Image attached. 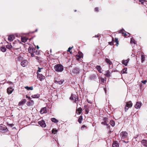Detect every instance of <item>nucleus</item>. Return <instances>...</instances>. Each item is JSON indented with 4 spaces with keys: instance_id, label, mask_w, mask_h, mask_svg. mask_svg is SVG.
Listing matches in <instances>:
<instances>
[{
    "instance_id": "nucleus-1",
    "label": "nucleus",
    "mask_w": 147,
    "mask_h": 147,
    "mask_svg": "<svg viewBox=\"0 0 147 147\" xmlns=\"http://www.w3.org/2000/svg\"><path fill=\"white\" fill-rule=\"evenodd\" d=\"M54 69L57 72H62L63 70V66L60 64L55 65L54 66Z\"/></svg>"
},
{
    "instance_id": "nucleus-2",
    "label": "nucleus",
    "mask_w": 147,
    "mask_h": 147,
    "mask_svg": "<svg viewBox=\"0 0 147 147\" xmlns=\"http://www.w3.org/2000/svg\"><path fill=\"white\" fill-rule=\"evenodd\" d=\"M132 105V103L131 101H129L126 103V105L125 107V109L126 111L127 110L129 107H131Z\"/></svg>"
},
{
    "instance_id": "nucleus-3",
    "label": "nucleus",
    "mask_w": 147,
    "mask_h": 147,
    "mask_svg": "<svg viewBox=\"0 0 147 147\" xmlns=\"http://www.w3.org/2000/svg\"><path fill=\"white\" fill-rule=\"evenodd\" d=\"M128 134L126 131H122L120 134V136L122 139L126 138Z\"/></svg>"
},
{
    "instance_id": "nucleus-4",
    "label": "nucleus",
    "mask_w": 147,
    "mask_h": 147,
    "mask_svg": "<svg viewBox=\"0 0 147 147\" xmlns=\"http://www.w3.org/2000/svg\"><path fill=\"white\" fill-rule=\"evenodd\" d=\"M74 100V102L77 103V101L78 100V96L76 95L71 94L70 97V99H71Z\"/></svg>"
},
{
    "instance_id": "nucleus-5",
    "label": "nucleus",
    "mask_w": 147,
    "mask_h": 147,
    "mask_svg": "<svg viewBox=\"0 0 147 147\" xmlns=\"http://www.w3.org/2000/svg\"><path fill=\"white\" fill-rule=\"evenodd\" d=\"M80 72V70L79 68L76 67L74 68L72 70V73L75 74H77Z\"/></svg>"
},
{
    "instance_id": "nucleus-6",
    "label": "nucleus",
    "mask_w": 147,
    "mask_h": 147,
    "mask_svg": "<svg viewBox=\"0 0 147 147\" xmlns=\"http://www.w3.org/2000/svg\"><path fill=\"white\" fill-rule=\"evenodd\" d=\"M37 74V77L40 81H42V80L45 79V76L42 75V74H40L38 73Z\"/></svg>"
},
{
    "instance_id": "nucleus-7",
    "label": "nucleus",
    "mask_w": 147,
    "mask_h": 147,
    "mask_svg": "<svg viewBox=\"0 0 147 147\" xmlns=\"http://www.w3.org/2000/svg\"><path fill=\"white\" fill-rule=\"evenodd\" d=\"M83 54L81 52H79L78 54L76 55V58L77 60L79 61L80 59L83 57Z\"/></svg>"
},
{
    "instance_id": "nucleus-8",
    "label": "nucleus",
    "mask_w": 147,
    "mask_h": 147,
    "mask_svg": "<svg viewBox=\"0 0 147 147\" xmlns=\"http://www.w3.org/2000/svg\"><path fill=\"white\" fill-rule=\"evenodd\" d=\"M28 63V62L27 60H24L21 62V64L23 67H25L27 66Z\"/></svg>"
},
{
    "instance_id": "nucleus-9",
    "label": "nucleus",
    "mask_w": 147,
    "mask_h": 147,
    "mask_svg": "<svg viewBox=\"0 0 147 147\" xmlns=\"http://www.w3.org/2000/svg\"><path fill=\"white\" fill-rule=\"evenodd\" d=\"M38 124L40 125L41 127H45L46 126V124L45 121L43 120H42L38 122Z\"/></svg>"
},
{
    "instance_id": "nucleus-10",
    "label": "nucleus",
    "mask_w": 147,
    "mask_h": 147,
    "mask_svg": "<svg viewBox=\"0 0 147 147\" xmlns=\"http://www.w3.org/2000/svg\"><path fill=\"white\" fill-rule=\"evenodd\" d=\"M47 112V108L46 107H44L40 110V112L41 114L46 113Z\"/></svg>"
},
{
    "instance_id": "nucleus-11",
    "label": "nucleus",
    "mask_w": 147,
    "mask_h": 147,
    "mask_svg": "<svg viewBox=\"0 0 147 147\" xmlns=\"http://www.w3.org/2000/svg\"><path fill=\"white\" fill-rule=\"evenodd\" d=\"M99 80L101 82V83L103 84H105L106 83V77L103 78L101 77L99 78Z\"/></svg>"
},
{
    "instance_id": "nucleus-12",
    "label": "nucleus",
    "mask_w": 147,
    "mask_h": 147,
    "mask_svg": "<svg viewBox=\"0 0 147 147\" xmlns=\"http://www.w3.org/2000/svg\"><path fill=\"white\" fill-rule=\"evenodd\" d=\"M142 103L140 102H137L135 106V108L136 109H139Z\"/></svg>"
},
{
    "instance_id": "nucleus-13",
    "label": "nucleus",
    "mask_w": 147,
    "mask_h": 147,
    "mask_svg": "<svg viewBox=\"0 0 147 147\" xmlns=\"http://www.w3.org/2000/svg\"><path fill=\"white\" fill-rule=\"evenodd\" d=\"M15 38V36L13 35H10L9 36L8 38V39L9 41L11 42Z\"/></svg>"
},
{
    "instance_id": "nucleus-14",
    "label": "nucleus",
    "mask_w": 147,
    "mask_h": 147,
    "mask_svg": "<svg viewBox=\"0 0 147 147\" xmlns=\"http://www.w3.org/2000/svg\"><path fill=\"white\" fill-rule=\"evenodd\" d=\"M84 108L86 112V113L88 114L89 112V107L85 105L84 106Z\"/></svg>"
},
{
    "instance_id": "nucleus-15",
    "label": "nucleus",
    "mask_w": 147,
    "mask_h": 147,
    "mask_svg": "<svg viewBox=\"0 0 147 147\" xmlns=\"http://www.w3.org/2000/svg\"><path fill=\"white\" fill-rule=\"evenodd\" d=\"M129 59H128L126 60H123L122 61V63L126 66L127 65V63L129 61Z\"/></svg>"
},
{
    "instance_id": "nucleus-16",
    "label": "nucleus",
    "mask_w": 147,
    "mask_h": 147,
    "mask_svg": "<svg viewBox=\"0 0 147 147\" xmlns=\"http://www.w3.org/2000/svg\"><path fill=\"white\" fill-rule=\"evenodd\" d=\"M13 90V89L11 87H10L7 88V92L9 94H11Z\"/></svg>"
},
{
    "instance_id": "nucleus-17",
    "label": "nucleus",
    "mask_w": 147,
    "mask_h": 147,
    "mask_svg": "<svg viewBox=\"0 0 147 147\" xmlns=\"http://www.w3.org/2000/svg\"><path fill=\"white\" fill-rule=\"evenodd\" d=\"M141 143L144 146L147 147V140H142L141 141Z\"/></svg>"
},
{
    "instance_id": "nucleus-18",
    "label": "nucleus",
    "mask_w": 147,
    "mask_h": 147,
    "mask_svg": "<svg viewBox=\"0 0 147 147\" xmlns=\"http://www.w3.org/2000/svg\"><path fill=\"white\" fill-rule=\"evenodd\" d=\"M34 104V102L33 100H30L27 102V105L28 106H31L33 105Z\"/></svg>"
},
{
    "instance_id": "nucleus-19",
    "label": "nucleus",
    "mask_w": 147,
    "mask_h": 147,
    "mask_svg": "<svg viewBox=\"0 0 147 147\" xmlns=\"http://www.w3.org/2000/svg\"><path fill=\"white\" fill-rule=\"evenodd\" d=\"M112 146L113 147H119V144L117 141H115L113 143Z\"/></svg>"
},
{
    "instance_id": "nucleus-20",
    "label": "nucleus",
    "mask_w": 147,
    "mask_h": 147,
    "mask_svg": "<svg viewBox=\"0 0 147 147\" xmlns=\"http://www.w3.org/2000/svg\"><path fill=\"white\" fill-rule=\"evenodd\" d=\"M82 109L81 107L78 108L76 110V113L78 115H80L82 112Z\"/></svg>"
},
{
    "instance_id": "nucleus-21",
    "label": "nucleus",
    "mask_w": 147,
    "mask_h": 147,
    "mask_svg": "<svg viewBox=\"0 0 147 147\" xmlns=\"http://www.w3.org/2000/svg\"><path fill=\"white\" fill-rule=\"evenodd\" d=\"M28 51L30 53H34L35 52V49L34 48H32L30 47L28 48Z\"/></svg>"
},
{
    "instance_id": "nucleus-22",
    "label": "nucleus",
    "mask_w": 147,
    "mask_h": 147,
    "mask_svg": "<svg viewBox=\"0 0 147 147\" xmlns=\"http://www.w3.org/2000/svg\"><path fill=\"white\" fill-rule=\"evenodd\" d=\"M26 100L25 99H24L22 100L18 104V105L20 106L21 105H24L26 102Z\"/></svg>"
},
{
    "instance_id": "nucleus-23",
    "label": "nucleus",
    "mask_w": 147,
    "mask_h": 147,
    "mask_svg": "<svg viewBox=\"0 0 147 147\" xmlns=\"http://www.w3.org/2000/svg\"><path fill=\"white\" fill-rule=\"evenodd\" d=\"M39 97L40 94H38L32 95L31 96V97L33 98H38Z\"/></svg>"
},
{
    "instance_id": "nucleus-24",
    "label": "nucleus",
    "mask_w": 147,
    "mask_h": 147,
    "mask_svg": "<svg viewBox=\"0 0 147 147\" xmlns=\"http://www.w3.org/2000/svg\"><path fill=\"white\" fill-rule=\"evenodd\" d=\"M1 131H3V132H5L7 131V128L5 127L1 126Z\"/></svg>"
},
{
    "instance_id": "nucleus-25",
    "label": "nucleus",
    "mask_w": 147,
    "mask_h": 147,
    "mask_svg": "<svg viewBox=\"0 0 147 147\" xmlns=\"http://www.w3.org/2000/svg\"><path fill=\"white\" fill-rule=\"evenodd\" d=\"M123 32H125V30L122 29V30H120L119 32V33H121L123 34H124V36L125 37L127 36V34Z\"/></svg>"
},
{
    "instance_id": "nucleus-26",
    "label": "nucleus",
    "mask_w": 147,
    "mask_h": 147,
    "mask_svg": "<svg viewBox=\"0 0 147 147\" xmlns=\"http://www.w3.org/2000/svg\"><path fill=\"white\" fill-rule=\"evenodd\" d=\"M105 61L106 62V63H107L109 65H110L112 64V62L110 61V59L108 58L105 59Z\"/></svg>"
},
{
    "instance_id": "nucleus-27",
    "label": "nucleus",
    "mask_w": 147,
    "mask_h": 147,
    "mask_svg": "<svg viewBox=\"0 0 147 147\" xmlns=\"http://www.w3.org/2000/svg\"><path fill=\"white\" fill-rule=\"evenodd\" d=\"M145 55H142L141 57V59L142 62V63L145 60Z\"/></svg>"
},
{
    "instance_id": "nucleus-28",
    "label": "nucleus",
    "mask_w": 147,
    "mask_h": 147,
    "mask_svg": "<svg viewBox=\"0 0 147 147\" xmlns=\"http://www.w3.org/2000/svg\"><path fill=\"white\" fill-rule=\"evenodd\" d=\"M82 116L81 115L79 117L78 119V121L80 123H82Z\"/></svg>"
},
{
    "instance_id": "nucleus-29",
    "label": "nucleus",
    "mask_w": 147,
    "mask_h": 147,
    "mask_svg": "<svg viewBox=\"0 0 147 147\" xmlns=\"http://www.w3.org/2000/svg\"><path fill=\"white\" fill-rule=\"evenodd\" d=\"M105 75L107 77H109L110 76V71H109L107 70L106 71Z\"/></svg>"
},
{
    "instance_id": "nucleus-30",
    "label": "nucleus",
    "mask_w": 147,
    "mask_h": 147,
    "mask_svg": "<svg viewBox=\"0 0 147 147\" xmlns=\"http://www.w3.org/2000/svg\"><path fill=\"white\" fill-rule=\"evenodd\" d=\"M96 68L97 69V70L99 72L101 73V67L99 65H97L96 67Z\"/></svg>"
},
{
    "instance_id": "nucleus-31",
    "label": "nucleus",
    "mask_w": 147,
    "mask_h": 147,
    "mask_svg": "<svg viewBox=\"0 0 147 147\" xmlns=\"http://www.w3.org/2000/svg\"><path fill=\"white\" fill-rule=\"evenodd\" d=\"M51 120L52 121L55 123H57L58 122V121L55 118H52Z\"/></svg>"
},
{
    "instance_id": "nucleus-32",
    "label": "nucleus",
    "mask_w": 147,
    "mask_h": 147,
    "mask_svg": "<svg viewBox=\"0 0 147 147\" xmlns=\"http://www.w3.org/2000/svg\"><path fill=\"white\" fill-rule=\"evenodd\" d=\"M24 88L27 89V90H32L33 89V88L32 86H31L30 87H29L28 86H26L24 87Z\"/></svg>"
},
{
    "instance_id": "nucleus-33",
    "label": "nucleus",
    "mask_w": 147,
    "mask_h": 147,
    "mask_svg": "<svg viewBox=\"0 0 147 147\" xmlns=\"http://www.w3.org/2000/svg\"><path fill=\"white\" fill-rule=\"evenodd\" d=\"M22 41V42H25L27 40V38L25 37H23L21 38Z\"/></svg>"
},
{
    "instance_id": "nucleus-34",
    "label": "nucleus",
    "mask_w": 147,
    "mask_h": 147,
    "mask_svg": "<svg viewBox=\"0 0 147 147\" xmlns=\"http://www.w3.org/2000/svg\"><path fill=\"white\" fill-rule=\"evenodd\" d=\"M64 80H61L59 81H56L55 82V83H58V84L59 85L61 84L63 82Z\"/></svg>"
},
{
    "instance_id": "nucleus-35",
    "label": "nucleus",
    "mask_w": 147,
    "mask_h": 147,
    "mask_svg": "<svg viewBox=\"0 0 147 147\" xmlns=\"http://www.w3.org/2000/svg\"><path fill=\"white\" fill-rule=\"evenodd\" d=\"M89 78L91 80H94L95 78V75H92L89 77Z\"/></svg>"
},
{
    "instance_id": "nucleus-36",
    "label": "nucleus",
    "mask_w": 147,
    "mask_h": 147,
    "mask_svg": "<svg viewBox=\"0 0 147 147\" xmlns=\"http://www.w3.org/2000/svg\"><path fill=\"white\" fill-rule=\"evenodd\" d=\"M110 123L113 127H114L115 125V122L112 120L110 121Z\"/></svg>"
},
{
    "instance_id": "nucleus-37",
    "label": "nucleus",
    "mask_w": 147,
    "mask_h": 147,
    "mask_svg": "<svg viewBox=\"0 0 147 147\" xmlns=\"http://www.w3.org/2000/svg\"><path fill=\"white\" fill-rule=\"evenodd\" d=\"M6 48L4 47H1V51L3 52H5L6 51Z\"/></svg>"
},
{
    "instance_id": "nucleus-38",
    "label": "nucleus",
    "mask_w": 147,
    "mask_h": 147,
    "mask_svg": "<svg viewBox=\"0 0 147 147\" xmlns=\"http://www.w3.org/2000/svg\"><path fill=\"white\" fill-rule=\"evenodd\" d=\"M58 131L57 130H56V129H52V132L53 134H56L57 133V132Z\"/></svg>"
},
{
    "instance_id": "nucleus-39",
    "label": "nucleus",
    "mask_w": 147,
    "mask_h": 147,
    "mask_svg": "<svg viewBox=\"0 0 147 147\" xmlns=\"http://www.w3.org/2000/svg\"><path fill=\"white\" fill-rule=\"evenodd\" d=\"M6 47L8 49H11L12 47V46L10 44H9L6 45Z\"/></svg>"
},
{
    "instance_id": "nucleus-40",
    "label": "nucleus",
    "mask_w": 147,
    "mask_h": 147,
    "mask_svg": "<svg viewBox=\"0 0 147 147\" xmlns=\"http://www.w3.org/2000/svg\"><path fill=\"white\" fill-rule=\"evenodd\" d=\"M73 47H70L67 50V51L71 53V52L70 51L73 48Z\"/></svg>"
},
{
    "instance_id": "nucleus-41",
    "label": "nucleus",
    "mask_w": 147,
    "mask_h": 147,
    "mask_svg": "<svg viewBox=\"0 0 147 147\" xmlns=\"http://www.w3.org/2000/svg\"><path fill=\"white\" fill-rule=\"evenodd\" d=\"M115 42L117 44V46L119 44V42L118 40V38H115Z\"/></svg>"
},
{
    "instance_id": "nucleus-42",
    "label": "nucleus",
    "mask_w": 147,
    "mask_h": 147,
    "mask_svg": "<svg viewBox=\"0 0 147 147\" xmlns=\"http://www.w3.org/2000/svg\"><path fill=\"white\" fill-rule=\"evenodd\" d=\"M134 39H133V38H131L130 42L131 43H132V42L135 43V42H134Z\"/></svg>"
},
{
    "instance_id": "nucleus-43",
    "label": "nucleus",
    "mask_w": 147,
    "mask_h": 147,
    "mask_svg": "<svg viewBox=\"0 0 147 147\" xmlns=\"http://www.w3.org/2000/svg\"><path fill=\"white\" fill-rule=\"evenodd\" d=\"M101 123L102 124H103L105 125H107V124L106 123V122L105 121L104 122H102Z\"/></svg>"
},
{
    "instance_id": "nucleus-44",
    "label": "nucleus",
    "mask_w": 147,
    "mask_h": 147,
    "mask_svg": "<svg viewBox=\"0 0 147 147\" xmlns=\"http://www.w3.org/2000/svg\"><path fill=\"white\" fill-rule=\"evenodd\" d=\"M147 81L146 80H144V81H141V82L144 84H146V82Z\"/></svg>"
},
{
    "instance_id": "nucleus-45",
    "label": "nucleus",
    "mask_w": 147,
    "mask_h": 147,
    "mask_svg": "<svg viewBox=\"0 0 147 147\" xmlns=\"http://www.w3.org/2000/svg\"><path fill=\"white\" fill-rule=\"evenodd\" d=\"M38 72H41V69H42V68H40L39 67H38Z\"/></svg>"
},
{
    "instance_id": "nucleus-46",
    "label": "nucleus",
    "mask_w": 147,
    "mask_h": 147,
    "mask_svg": "<svg viewBox=\"0 0 147 147\" xmlns=\"http://www.w3.org/2000/svg\"><path fill=\"white\" fill-rule=\"evenodd\" d=\"M95 10L96 11H98V7H95Z\"/></svg>"
},
{
    "instance_id": "nucleus-47",
    "label": "nucleus",
    "mask_w": 147,
    "mask_h": 147,
    "mask_svg": "<svg viewBox=\"0 0 147 147\" xmlns=\"http://www.w3.org/2000/svg\"><path fill=\"white\" fill-rule=\"evenodd\" d=\"M100 36V35L99 34H98L97 35H95V37L96 38Z\"/></svg>"
},
{
    "instance_id": "nucleus-48",
    "label": "nucleus",
    "mask_w": 147,
    "mask_h": 147,
    "mask_svg": "<svg viewBox=\"0 0 147 147\" xmlns=\"http://www.w3.org/2000/svg\"><path fill=\"white\" fill-rule=\"evenodd\" d=\"M26 98H28L29 99H30V97L29 96H27V95H26Z\"/></svg>"
},
{
    "instance_id": "nucleus-49",
    "label": "nucleus",
    "mask_w": 147,
    "mask_h": 147,
    "mask_svg": "<svg viewBox=\"0 0 147 147\" xmlns=\"http://www.w3.org/2000/svg\"><path fill=\"white\" fill-rule=\"evenodd\" d=\"M85 127L86 126L84 125H82L81 127V129H82L83 128Z\"/></svg>"
},
{
    "instance_id": "nucleus-50",
    "label": "nucleus",
    "mask_w": 147,
    "mask_h": 147,
    "mask_svg": "<svg viewBox=\"0 0 147 147\" xmlns=\"http://www.w3.org/2000/svg\"><path fill=\"white\" fill-rule=\"evenodd\" d=\"M106 86H105V87H104V90L105 93H106Z\"/></svg>"
},
{
    "instance_id": "nucleus-51",
    "label": "nucleus",
    "mask_w": 147,
    "mask_h": 147,
    "mask_svg": "<svg viewBox=\"0 0 147 147\" xmlns=\"http://www.w3.org/2000/svg\"><path fill=\"white\" fill-rule=\"evenodd\" d=\"M31 57H33L34 56V55L33 53H31Z\"/></svg>"
},
{
    "instance_id": "nucleus-52",
    "label": "nucleus",
    "mask_w": 147,
    "mask_h": 147,
    "mask_svg": "<svg viewBox=\"0 0 147 147\" xmlns=\"http://www.w3.org/2000/svg\"><path fill=\"white\" fill-rule=\"evenodd\" d=\"M87 101L88 103H91V102L90 101L88 100H87Z\"/></svg>"
},
{
    "instance_id": "nucleus-53",
    "label": "nucleus",
    "mask_w": 147,
    "mask_h": 147,
    "mask_svg": "<svg viewBox=\"0 0 147 147\" xmlns=\"http://www.w3.org/2000/svg\"><path fill=\"white\" fill-rule=\"evenodd\" d=\"M109 44L110 45H111L113 42H109Z\"/></svg>"
},
{
    "instance_id": "nucleus-54",
    "label": "nucleus",
    "mask_w": 147,
    "mask_h": 147,
    "mask_svg": "<svg viewBox=\"0 0 147 147\" xmlns=\"http://www.w3.org/2000/svg\"><path fill=\"white\" fill-rule=\"evenodd\" d=\"M35 57H36V59H37V60H38V57H37V56H36Z\"/></svg>"
},
{
    "instance_id": "nucleus-55",
    "label": "nucleus",
    "mask_w": 147,
    "mask_h": 147,
    "mask_svg": "<svg viewBox=\"0 0 147 147\" xmlns=\"http://www.w3.org/2000/svg\"><path fill=\"white\" fill-rule=\"evenodd\" d=\"M140 2H141V3L142 4H144V1H140Z\"/></svg>"
},
{
    "instance_id": "nucleus-56",
    "label": "nucleus",
    "mask_w": 147,
    "mask_h": 147,
    "mask_svg": "<svg viewBox=\"0 0 147 147\" xmlns=\"http://www.w3.org/2000/svg\"><path fill=\"white\" fill-rule=\"evenodd\" d=\"M36 47L37 48V49H38L39 48V47H38V45H37V46Z\"/></svg>"
},
{
    "instance_id": "nucleus-57",
    "label": "nucleus",
    "mask_w": 147,
    "mask_h": 147,
    "mask_svg": "<svg viewBox=\"0 0 147 147\" xmlns=\"http://www.w3.org/2000/svg\"><path fill=\"white\" fill-rule=\"evenodd\" d=\"M37 29H36V30L35 31V32H37Z\"/></svg>"
},
{
    "instance_id": "nucleus-58",
    "label": "nucleus",
    "mask_w": 147,
    "mask_h": 147,
    "mask_svg": "<svg viewBox=\"0 0 147 147\" xmlns=\"http://www.w3.org/2000/svg\"><path fill=\"white\" fill-rule=\"evenodd\" d=\"M36 54H37V55H38V53H37V52L36 51Z\"/></svg>"
},
{
    "instance_id": "nucleus-59",
    "label": "nucleus",
    "mask_w": 147,
    "mask_h": 147,
    "mask_svg": "<svg viewBox=\"0 0 147 147\" xmlns=\"http://www.w3.org/2000/svg\"><path fill=\"white\" fill-rule=\"evenodd\" d=\"M36 54H37V55H38V53H37V52L36 51Z\"/></svg>"
},
{
    "instance_id": "nucleus-60",
    "label": "nucleus",
    "mask_w": 147,
    "mask_h": 147,
    "mask_svg": "<svg viewBox=\"0 0 147 147\" xmlns=\"http://www.w3.org/2000/svg\"><path fill=\"white\" fill-rule=\"evenodd\" d=\"M126 72H124V71H123V73H125Z\"/></svg>"
},
{
    "instance_id": "nucleus-61",
    "label": "nucleus",
    "mask_w": 147,
    "mask_h": 147,
    "mask_svg": "<svg viewBox=\"0 0 147 147\" xmlns=\"http://www.w3.org/2000/svg\"><path fill=\"white\" fill-rule=\"evenodd\" d=\"M10 83H11V84H13V83H12V82H10Z\"/></svg>"
},
{
    "instance_id": "nucleus-62",
    "label": "nucleus",
    "mask_w": 147,
    "mask_h": 147,
    "mask_svg": "<svg viewBox=\"0 0 147 147\" xmlns=\"http://www.w3.org/2000/svg\"><path fill=\"white\" fill-rule=\"evenodd\" d=\"M51 50H50V52H51Z\"/></svg>"
},
{
    "instance_id": "nucleus-63",
    "label": "nucleus",
    "mask_w": 147,
    "mask_h": 147,
    "mask_svg": "<svg viewBox=\"0 0 147 147\" xmlns=\"http://www.w3.org/2000/svg\"><path fill=\"white\" fill-rule=\"evenodd\" d=\"M76 10H75V11L76 12Z\"/></svg>"
}]
</instances>
